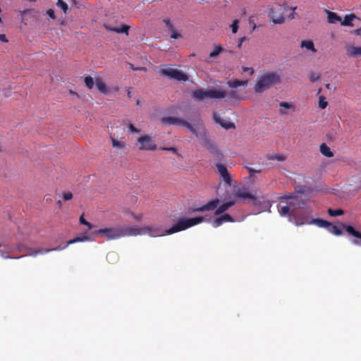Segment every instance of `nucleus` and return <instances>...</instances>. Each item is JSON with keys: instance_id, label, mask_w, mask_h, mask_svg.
<instances>
[{"instance_id": "obj_1", "label": "nucleus", "mask_w": 361, "mask_h": 361, "mask_svg": "<svg viewBox=\"0 0 361 361\" xmlns=\"http://www.w3.org/2000/svg\"><path fill=\"white\" fill-rule=\"evenodd\" d=\"M93 234L103 235L107 240H115L126 236H135L148 234L152 237L163 235L160 229L153 226L139 227L137 226H121L100 228L94 231Z\"/></svg>"}, {"instance_id": "obj_2", "label": "nucleus", "mask_w": 361, "mask_h": 361, "mask_svg": "<svg viewBox=\"0 0 361 361\" xmlns=\"http://www.w3.org/2000/svg\"><path fill=\"white\" fill-rule=\"evenodd\" d=\"M161 121L163 123L167 125L183 126L188 128L192 134L195 135V137H200L202 140H204L205 143L208 145L212 144L210 140L208 138L206 128L203 126V124H200L199 128L196 129L192 124H190L188 121L176 117H163L161 118Z\"/></svg>"}, {"instance_id": "obj_3", "label": "nucleus", "mask_w": 361, "mask_h": 361, "mask_svg": "<svg viewBox=\"0 0 361 361\" xmlns=\"http://www.w3.org/2000/svg\"><path fill=\"white\" fill-rule=\"evenodd\" d=\"M281 76L276 73H267L261 75L256 82L255 91L262 93L269 89L271 85L280 83Z\"/></svg>"}, {"instance_id": "obj_4", "label": "nucleus", "mask_w": 361, "mask_h": 361, "mask_svg": "<svg viewBox=\"0 0 361 361\" xmlns=\"http://www.w3.org/2000/svg\"><path fill=\"white\" fill-rule=\"evenodd\" d=\"M219 202H220V200L218 198H216L214 200H212L208 202L207 204H205L201 207L193 208L192 212H203L205 211H212V210L216 209L214 214H215V215H219V214H224L231 207H232L235 204L234 201H228V202H226L222 204L219 207H218L219 204Z\"/></svg>"}, {"instance_id": "obj_5", "label": "nucleus", "mask_w": 361, "mask_h": 361, "mask_svg": "<svg viewBox=\"0 0 361 361\" xmlns=\"http://www.w3.org/2000/svg\"><path fill=\"white\" fill-rule=\"evenodd\" d=\"M296 7H290L288 4H277L276 5L271 11L269 12V17L271 20L274 24H282L285 21V16L284 13L288 12L290 10H292L291 13L288 16L290 19L294 18V11Z\"/></svg>"}, {"instance_id": "obj_6", "label": "nucleus", "mask_w": 361, "mask_h": 361, "mask_svg": "<svg viewBox=\"0 0 361 361\" xmlns=\"http://www.w3.org/2000/svg\"><path fill=\"white\" fill-rule=\"evenodd\" d=\"M204 218L202 216H196L194 218H181L170 228L166 231V234L171 235L179 231H184L192 226L197 225L203 222Z\"/></svg>"}, {"instance_id": "obj_7", "label": "nucleus", "mask_w": 361, "mask_h": 361, "mask_svg": "<svg viewBox=\"0 0 361 361\" xmlns=\"http://www.w3.org/2000/svg\"><path fill=\"white\" fill-rule=\"evenodd\" d=\"M226 92L220 90H195L192 91L191 96L196 101H202L204 99H222L226 96Z\"/></svg>"}, {"instance_id": "obj_8", "label": "nucleus", "mask_w": 361, "mask_h": 361, "mask_svg": "<svg viewBox=\"0 0 361 361\" xmlns=\"http://www.w3.org/2000/svg\"><path fill=\"white\" fill-rule=\"evenodd\" d=\"M159 73L163 76H166L170 79L176 80L178 81L188 80V76L186 73L166 66H164L161 68Z\"/></svg>"}, {"instance_id": "obj_9", "label": "nucleus", "mask_w": 361, "mask_h": 361, "mask_svg": "<svg viewBox=\"0 0 361 361\" xmlns=\"http://www.w3.org/2000/svg\"><path fill=\"white\" fill-rule=\"evenodd\" d=\"M90 240V238L86 235H84L81 237H76L73 239H71L70 240H68L66 243V245L63 247H56V248H53V249H38V250H31V252L29 254V255L30 256H36L39 254H44V253H47V252H49L50 251H52V250H62V249H65L66 247H67L69 245H71V244H73V243H79V242H85V241H89Z\"/></svg>"}, {"instance_id": "obj_10", "label": "nucleus", "mask_w": 361, "mask_h": 361, "mask_svg": "<svg viewBox=\"0 0 361 361\" xmlns=\"http://www.w3.org/2000/svg\"><path fill=\"white\" fill-rule=\"evenodd\" d=\"M137 142L139 145L138 149L141 151H154L157 148V144L152 137L148 135L140 137Z\"/></svg>"}, {"instance_id": "obj_11", "label": "nucleus", "mask_w": 361, "mask_h": 361, "mask_svg": "<svg viewBox=\"0 0 361 361\" xmlns=\"http://www.w3.org/2000/svg\"><path fill=\"white\" fill-rule=\"evenodd\" d=\"M212 118L216 123H218L226 130L235 128V125L234 123L231 122L229 118L226 119L221 117L217 112H213Z\"/></svg>"}, {"instance_id": "obj_12", "label": "nucleus", "mask_w": 361, "mask_h": 361, "mask_svg": "<svg viewBox=\"0 0 361 361\" xmlns=\"http://www.w3.org/2000/svg\"><path fill=\"white\" fill-rule=\"evenodd\" d=\"M304 224H315L318 227L320 228H326L328 229L329 226H331V223L329 221H327L326 220L322 219H313L310 221H304L300 217H298L296 219V225H302Z\"/></svg>"}, {"instance_id": "obj_13", "label": "nucleus", "mask_w": 361, "mask_h": 361, "mask_svg": "<svg viewBox=\"0 0 361 361\" xmlns=\"http://www.w3.org/2000/svg\"><path fill=\"white\" fill-rule=\"evenodd\" d=\"M216 168L218 169V172L221 177L223 178L224 181L228 185H231V178L228 171L227 168L224 164L218 163L216 164Z\"/></svg>"}, {"instance_id": "obj_14", "label": "nucleus", "mask_w": 361, "mask_h": 361, "mask_svg": "<svg viewBox=\"0 0 361 361\" xmlns=\"http://www.w3.org/2000/svg\"><path fill=\"white\" fill-rule=\"evenodd\" d=\"M235 197L240 199H250L252 200H256V197L254 195L249 192L248 189L245 188H238L233 192Z\"/></svg>"}, {"instance_id": "obj_15", "label": "nucleus", "mask_w": 361, "mask_h": 361, "mask_svg": "<svg viewBox=\"0 0 361 361\" xmlns=\"http://www.w3.org/2000/svg\"><path fill=\"white\" fill-rule=\"evenodd\" d=\"M341 226H342L343 228H344L346 231V232L348 234H350L357 238L360 239V241L355 240L353 241V243L355 245H361V233L360 232L356 231L352 226L346 225L343 223H341Z\"/></svg>"}, {"instance_id": "obj_16", "label": "nucleus", "mask_w": 361, "mask_h": 361, "mask_svg": "<svg viewBox=\"0 0 361 361\" xmlns=\"http://www.w3.org/2000/svg\"><path fill=\"white\" fill-rule=\"evenodd\" d=\"M234 219L228 214H221V215L213 221V226L216 228L220 226L224 222H234Z\"/></svg>"}, {"instance_id": "obj_17", "label": "nucleus", "mask_w": 361, "mask_h": 361, "mask_svg": "<svg viewBox=\"0 0 361 361\" xmlns=\"http://www.w3.org/2000/svg\"><path fill=\"white\" fill-rule=\"evenodd\" d=\"M346 54L349 57L357 58L361 56V47H356L353 45L345 46Z\"/></svg>"}, {"instance_id": "obj_18", "label": "nucleus", "mask_w": 361, "mask_h": 361, "mask_svg": "<svg viewBox=\"0 0 361 361\" xmlns=\"http://www.w3.org/2000/svg\"><path fill=\"white\" fill-rule=\"evenodd\" d=\"M295 203L294 201L289 202L288 203V205L282 206L280 209H279V213L281 216H286L289 214L290 212L292 213L294 212Z\"/></svg>"}, {"instance_id": "obj_19", "label": "nucleus", "mask_w": 361, "mask_h": 361, "mask_svg": "<svg viewBox=\"0 0 361 361\" xmlns=\"http://www.w3.org/2000/svg\"><path fill=\"white\" fill-rule=\"evenodd\" d=\"M95 85L97 90L102 94H106L109 89L106 87L104 82L102 80L101 78H97L95 80Z\"/></svg>"}, {"instance_id": "obj_20", "label": "nucleus", "mask_w": 361, "mask_h": 361, "mask_svg": "<svg viewBox=\"0 0 361 361\" xmlns=\"http://www.w3.org/2000/svg\"><path fill=\"white\" fill-rule=\"evenodd\" d=\"M326 13L329 23L335 24L337 22H341V17L339 16L337 13L330 11H326Z\"/></svg>"}, {"instance_id": "obj_21", "label": "nucleus", "mask_w": 361, "mask_h": 361, "mask_svg": "<svg viewBox=\"0 0 361 361\" xmlns=\"http://www.w3.org/2000/svg\"><path fill=\"white\" fill-rule=\"evenodd\" d=\"M106 28L109 31H112L116 33H125L128 35V31L130 30V26L127 25H121V27H106Z\"/></svg>"}, {"instance_id": "obj_22", "label": "nucleus", "mask_w": 361, "mask_h": 361, "mask_svg": "<svg viewBox=\"0 0 361 361\" xmlns=\"http://www.w3.org/2000/svg\"><path fill=\"white\" fill-rule=\"evenodd\" d=\"M320 152L325 157L331 158L334 156L331 149L325 144L322 143L319 147Z\"/></svg>"}, {"instance_id": "obj_23", "label": "nucleus", "mask_w": 361, "mask_h": 361, "mask_svg": "<svg viewBox=\"0 0 361 361\" xmlns=\"http://www.w3.org/2000/svg\"><path fill=\"white\" fill-rule=\"evenodd\" d=\"M247 84V80H233L227 82V85L231 88H236L240 86H245Z\"/></svg>"}, {"instance_id": "obj_24", "label": "nucleus", "mask_w": 361, "mask_h": 361, "mask_svg": "<svg viewBox=\"0 0 361 361\" xmlns=\"http://www.w3.org/2000/svg\"><path fill=\"white\" fill-rule=\"evenodd\" d=\"M300 46L301 47L306 48L307 49L310 50L314 53L317 52V49L314 48V43L311 40L302 41Z\"/></svg>"}, {"instance_id": "obj_25", "label": "nucleus", "mask_w": 361, "mask_h": 361, "mask_svg": "<svg viewBox=\"0 0 361 361\" xmlns=\"http://www.w3.org/2000/svg\"><path fill=\"white\" fill-rule=\"evenodd\" d=\"M355 18V16L353 14L346 15L344 17L343 20H341V24L343 26H353L352 21Z\"/></svg>"}, {"instance_id": "obj_26", "label": "nucleus", "mask_w": 361, "mask_h": 361, "mask_svg": "<svg viewBox=\"0 0 361 361\" xmlns=\"http://www.w3.org/2000/svg\"><path fill=\"white\" fill-rule=\"evenodd\" d=\"M327 230L335 235H341L343 234V231L336 226L333 225L331 223V226H329Z\"/></svg>"}, {"instance_id": "obj_27", "label": "nucleus", "mask_w": 361, "mask_h": 361, "mask_svg": "<svg viewBox=\"0 0 361 361\" xmlns=\"http://www.w3.org/2000/svg\"><path fill=\"white\" fill-rule=\"evenodd\" d=\"M86 87L91 90L93 88L94 85L95 84V81H94V79L91 76H87L84 79Z\"/></svg>"}, {"instance_id": "obj_28", "label": "nucleus", "mask_w": 361, "mask_h": 361, "mask_svg": "<svg viewBox=\"0 0 361 361\" xmlns=\"http://www.w3.org/2000/svg\"><path fill=\"white\" fill-rule=\"evenodd\" d=\"M112 146L118 149H123L125 147V142L118 141L114 137H111Z\"/></svg>"}, {"instance_id": "obj_29", "label": "nucleus", "mask_w": 361, "mask_h": 361, "mask_svg": "<svg viewBox=\"0 0 361 361\" xmlns=\"http://www.w3.org/2000/svg\"><path fill=\"white\" fill-rule=\"evenodd\" d=\"M344 212L343 209H329L328 214L331 216H337L343 214Z\"/></svg>"}, {"instance_id": "obj_30", "label": "nucleus", "mask_w": 361, "mask_h": 361, "mask_svg": "<svg viewBox=\"0 0 361 361\" xmlns=\"http://www.w3.org/2000/svg\"><path fill=\"white\" fill-rule=\"evenodd\" d=\"M269 160H277L279 161H283L286 160V156L281 154L271 155L268 158Z\"/></svg>"}, {"instance_id": "obj_31", "label": "nucleus", "mask_w": 361, "mask_h": 361, "mask_svg": "<svg viewBox=\"0 0 361 361\" xmlns=\"http://www.w3.org/2000/svg\"><path fill=\"white\" fill-rule=\"evenodd\" d=\"M56 5L63 10L64 13H67L68 5L65 1H63V0H57Z\"/></svg>"}, {"instance_id": "obj_32", "label": "nucleus", "mask_w": 361, "mask_h": 361, "mask_svg": "<svg viewBox=\"0 0 361 361\" xmlns=\"http://www.w3.org/2000/svg\"><path fill=\"white\" fill-rule=\"evenodd\" d=\"M223 50L222 47L221 46H216L213 51L209 54V56L211 58H213L214 56H218L220 52Z\"/></svg>"}, {"instance_id": "obj_33", "label": "nucleus", "mask_w": 361, "mask_h": 361, "mask_svg": "<svg viewBox=\"0 0 361 361\" xmlns=\"http://www.w3.org/2000/svg\"><path fill=\"white\" fill-rule=\"evenodd\" d=\"M327 105L328 102L325 100V97L324 96H320L319 100V107L322 109H324Z\"/></svg>"}, {"instance_id": "obj_34", "label": "nucleus", "mask_w": 361, "mask_h": 361, "mask_svg": "<svg viewBox=\"0 0 361 361\" xmlns=\"http://www.w3.org/2000/svg\"><path fill=\"white\" fill-rule=\"evenodd\" d=\"M279 106L280 107L284 108L286 109H292L293 111L295 110V106L293 104H290L286 102H281L279 104Z\"/></svg>"}, {"instance_id": "obj_35", "label": "nucleus", "mask_w": 361, "mask_h": 361, "mask_svg": "<svg viewBox=\"0 0 361 361\" xmlns=\"http://www.w3.org/2000/svg\"><path fill=\"white\" fill-rule=\"evenodd\" d=\"M319 78L320 75L317 73L311 72L309 74V79L312 82L317 81Z\"/></svg>"}, {"instance_id": "obj_36", "label": "nucleus", "mask_w": 361, "mask_h": 361, "mask_svg": "<svg viewBox=\"0 0 361 361\" xmlns=\"http://www.w3.org/2000/svg\"><path fill=\"white\" fill-rule=\"evenodd\" d=\"M238 24H239V20H235L233 23L230 25V27L231 28L232 30V32L233 34H235L238 30Z\"/></svg>"}, {"instance_id": "obj_37", "label": "nucleus", "mask_w": 361, "mask_h": 361, "mask_svg": "<svg viewBox=\"0 0 361 361\" xmlns=\"http://www.w3.org/2000/svg\"><path fill=\"white\" fill-rule=\"evenodd\" d=\"M171 31V37L173 39H179L181 37L180 34L178 33L174 28L173 30H169Z\"/></svg>"}, {"instance_id": "obj_38", "label": "nucleus", "mask_w": 361, "mask_h": 361, "mask_svg": "<svg viewBox=\"0 0 361 361\" xmlns=\"http://www.w3.org/2000/svg\"><path fill=\"white\" fill-rule=\"evenodd\" d=\"M47 15L53 20L56 18L54 10L52 8H49L47 11Z\"/></svg>"}, {"instance_id": "obj_39", "label": "nucleus", "mask_w": 361, "mask_h": 361, "mask_svg": "<svg viewBox=\"0 0 361 361\" xmlns=\"http://www.w3.org/2000/svg\"><path fill=\"white\" fill-rule=\"evenodd\" d=\"M128 128L130 132L134 133H140V130H138L133 124L130 123L128 126Z\"/></svg>"}, {"instance_id": "obj_40", "label": "nucleus", "mask_w": 361, "mask_h": 361, "mask_svg": "<svg viewBox=\"0 0 361 361\" xmlns=\"http://www.w3.org/2000/svg\"><path fill=\"white\" fill-rule=\"evenodd\" d=\"M161 149L162 150L169 151V152H173V154H178V151H177L176 148H175L173 147H161Z\"/></svg>"}, {"instance_id": "obj_41", "label": "nucleus", "mask_w": 361, "mask_h": 361, "mask_svg": "<svg viewBox=\"0 0 361 361\" xmlns=\"http://www.w3.org/2000/svg\"><path fill=\"white\" fill-rule=\"evenodd\" d=\"M63 197L66 201H68L73 198V194L71 192H66L63 193Z\"/></svg>"}, {"instance_id": "obj_42", "label": "nucleus", "mask_w": 361, "mask_h": 361, "mask_svg": "<svg viewBox=\"0 0 361 361\" xmlns=\"http://www.w3.org/2000/svg\"><path fill=\"white\" fill-rule=\"evenodd\" d=\"M250 176H253L255 173H260L261 170H255L252 168H247Z\"/></svg>"}, {"instance_id": "obj_43", "label": "nucleus", "mask_w": 361, "mask_h": 361, "mask_svg": "<svg viewBox=\"0 0 361 361\" xmlns=\"http://www.w3.org/2000/svg\"><path fill=\"white\" fill-rule=\"evenodd\" d=\"M247 39V37H242L238 39V44H237V47L240 49L241 47H242V44L243 43V42H245V40Z\"/></svg>"}, {"instance_id": "obj_44", "label": "nucleus", "mask_w": 361, "mask_h": 361, "mask_svg": "<svg viewBox=\"0 0 361 361\" xmlns=\"http://www.w3.org/2000/svg\"><path fill=\"white\" fill-rule=\"evenodd\" d=\"M164 23L166 24V27L169 28V30H173V26L171 23L170 20L169 19H164Z\"/></svg>"}, {"instance_id": "obj_45", "label": "nucleus", "mask_w": 361, "mask_h": 361, "mask_svg": "<svg viewBox=\"0 0 361 361\" xmlns=\"http://www.w3.org/2000/svg\"><path fill=\"white\" fill-rule=\"evenodd\" d=\"M350 33L355 35L361 36V28L354 30L351 31Z\"/></svg>"}, {"instance_id": "obj_46", "label": "nucleus", "mask_w": 361, "mask_h": 361, "mask_svg": "<svg viewBox=\"0 0 361 361\" xmlns=\"http://www.w3.org/2000/svg\"><path fill=\"white\" fill-rule=\"evenodd\" d=\"M79 221L81 224H87V221L85 220V219L84 218L83 215H81L80 216V219H79Z\"/></svg>"}, {"instance_id": "obj_47", "label": "nucleus", "mask_w": 361, "mask_h": 361, "mask_svg": "<svg viewBox=\"0 0 361 361\" xmlns=\"http://www.w3.org/2000/svg\"><path fill=\"white\" fill-rule=\"evenodd\" d=\"M244 72H250V74L252 75L254 73V70L252 68H243Z\"/></svg>"}, {"instance_id": "obj_48", "label": "nucleus", "mask_w": 361, "mask_h": 361, "mask_svg": "<svg viewBox=\"0 0 361 361\" xmlns=\"http://www.w3.org/2000/svg\"><path fill=\"white\" fill-rule=\"evenodd\" d=\"M0 41H1L3 42H8V39H7V38H6L5 35L0 34Z\"/></svg>"}, {"instance_id": "obj_49", "label": "nucleus", "mask_w": 361, "mask_h": 361, "mask_svg": "<svg viewBox=\"0 0 361 361\" xmlns=\"http://www.w3.org/2000/svg\"><path fill=\"white\" fill-rule=\"evenodd\" d=\"M235 94H235V92L232 91V92H231L229 93V94H228V95H229V97H231V98H235Z\"/></svg>"}, {"instance_id": "obj_50", "label": "nucleus", "mask_w": 361, "mask_h": 361, "mask_svg": "<svg viewBox=\"0 0 361 361\" xmlns=\"http://www.w3.org/2000/svg\"><path fill=\"white\" fill-rule=\"evenodd\" d=\"M85 225L88 226L89 230L92 229L94 227V225H92V224H90L88 221H87V224H85Z\"/></svg>"}, {"instance_id": "obj_51", "label": "nucleus", "mask_w": 361, "mask_h": 361, "mask_svg": "<svg viewBox=\"0 0 361 361\" xmlns=\"http://www.w3.org/2000/svg\"><path fill=\"white\" fill-rule=\"evenodd\" d=\"M69 93L73 95H76L78 97H79V95L75 92H74L71 90L69 91Z\"/></svg>"}, {"instance_id": "obj_52", "label": "nucleus", "mask_w": 361, "mask_h": 361, "mask_svg": "<svg viewBox=\"0 0 361 361\" xmlns=\"http://www.w3.org/2000/svg\"><path fill=\"white\" fill-rule=\"evenodd\" d=\"M279 114H280V115H281V116H283V115H285V114H286V112H285V111H282V110H280V111H279Z\"/></svg>"}, {"instance_id": "obj_53", "label": "nucleus", "mask_w": 361, "mask_h": 361, "mask_svg": "<svg viewBox=\"0 0 361 361\" xmlns=\"http://www.w3.org/2000/svg\"><path fill=\"white\" fill-rule=\"evenodd\" d=\"M57 204H58V206H59V207H61L62 206V202H61V200H59V201L57 202Z\"/></svg>"}, {"instance_id": "obj_54", "label": "nucleus", "mask_w": 361, "mask_h": 361, "mask_svg": "<svg viewBox=\"0 0 361 361\" xmlns=\"http://www.w3.org/2000/svg\"><path fill=\"white\" fill-rule=\"evenodd\" d=\"M135 219L137 221H140V220L141 219V216H135Z\"/></svg>"}, {"instance_id": "obj_55", "label": "nucleus", "mask_w": 361, "mask_h": 361, "mask_svg": "<svg viewBox=\"0 0 361 361\" xmlns=\"http://www.w3.org/2000/svg\"><path fill=\"white\" fill-rule=\"evenodd\" d=\"M130 68L133 69V70H137L136 68V66H133V65L130 64Z\"/></svg>"}, {"instance_id": "obj_56", "label": "nucleus", "mask_w": 361, "mask_h": 361, "mask_svg": "<svg viewBox=\"0 0 361 361\" xmlns=\"http://www.w3.org/2000/svg\"><path fill=\"white\" fill-rule=\"evenodd\" d=\"M137 69L142 70V71H146V68H145V67L137 68Z\"/></svg>"}, {"instance_id": "obj_57", "label": "nucleus", "mask_w": 361, "mask_h": 361, "mask_svg": "<svg viewBox=\"0 0 361 361\" xmlns=\"http://www.w3.org/2000/svg\"><path fill=\"white\" fill-rule=\"evenodd\" d=\"M128 97H131V92L130 90L128 91Z\"/></svg>"}, {"instance_id": "obj_58", "label": "nucleus", "mask_w": 361, "mask_h": 361, "mask_svg": "<svg viewBox=\"0 0 361 361\" xmlns=\"http://www.w3.org/2000/svg\"><path fill=\"white\" fill-rule=\"evenodd\" d=\"M290 197H289V196H284V197H282V199H285V200H288V199H290Z\"/></svg>"}, {"instance_id": "obj_59", "label": "nucleus", "mask_w": 361, "mask_h": 361, "mask_svg": "<svg viewBox=\"0 0 361 361\" xmlns=\"http://www.w3.org/2000/svg\"><path fill=\"white\" fill-rule=\"evenodd\" d=\"M137 105H139V104H140V101H139V100H137Z\"/></svg>"}, {"instance_id": "obj_60", "label": "nucleus", "mask_w": 361, "mask_h": 361, "mask_svg": "<svg viewBox=\"0 0 361 361\" xmlns=\"http://www.w3.org/2000/svg\"><path fill=\"white\" fill-rule=\"evenodd\" d=\"M329 86H330V85H329V84H327V85H326V87H327V88H329Z\"/></svg>"}]
</instances>
